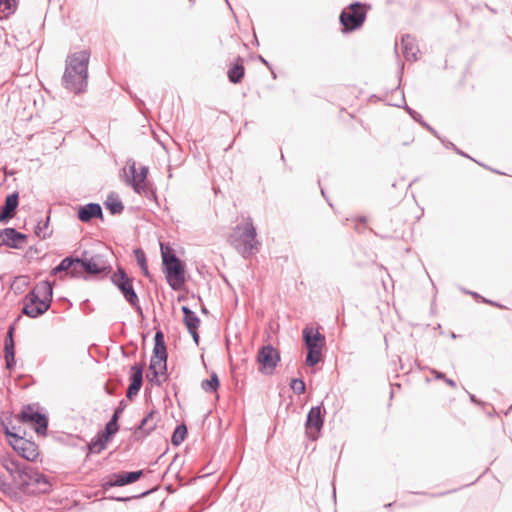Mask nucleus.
Segmentation results:
<instances>
[{
	"mask_svg": "<svg viewBox=\"0 0 512 512\" xmlns=\"http://www.w3.org/2000/svg\"><path fill=\"white\" fill-rule=\"evenodd\" d=\"M290 387L298 395L303 394L306 390L305 382L300 378L292 379Z\"/></svg>",
	"mask_w": 512,
	"mask_h": 512,
	"instance_id": "37",
	"label": "nucleus"
},
{
	"mask_svg": "<svg viewBox=\"0 0 512 512\" xmlns=\"http://www.w3.org/2000/svg\"><path fill=\"white\" fill-rule=\"evenodd\" d=\"M27 240V235L18 232L15 228L8 227L0 229V246H6L12 249H22L21 242Z\"/></svg>",
	"mask_w": 512,
	"mask_h": 512,
	"instance_id": "15",
	"label": "nucleus"
},
{
	"mask_svg": "<svg viewBox=\"0 0 512 512\" xmlns=\"http://www.w3.org/2000/svg\"><path fill=\"white\" fill-rule=\"evenodd\" d=\"M105 207L110 211L112 215L121 214L124 210V205L119 196L111 192L104 202Z\"/></svg>",
	"mask_w": 512,
	"mask_h": 512,
	"instance_id": "28",
	"label": "nucleus"
},
{
	"mask_svg": "<svg viewBox=\"0 0 512 512\" xmlns=\"http://www.w3.org/2000/svg\"><path fill=\"white\" fill-rule=\"evenodd\" d=\"M455 151L460 154V155H463L465 157H468V155H466L465 153H463L461 150H458L456 147H454Z\"/></svg>",
	"mask_w": 512,
	"mask_h": 512,
	"instance_id": "51",
	"label": "nucleus"
},
{
	"mask_svg": "<svg viewBox=\"0 0 512 512\" xmlns=\"http://www.w3.org/2000/svg\"><path fill=\"white\" fill-rule=\"evenodd\" d=\"M120 418V414L116 411H114L111 419L109 420V422L113 423V424H118V420Z\"/></svg>",
	"mask_w": 512,
	"mask_h": 512,
	"instance_id": "44",
	"label": "nucleus"
},
{
	"mask_svg": "<svg viewBox=\"0 0 512 512\" xmlns=\"http://www.w3.org/2000/svg\"><path fill=\"white\" fill-rule=\"evenodd\" d=\"M181 311L183 313V322L188 330H198L200 325V318L192 311L188 306H182Z\"/></svg>",
	"mask_w": 512,
	"mask_h": 512,
	"instance_id": "26",
	"label": "nucleus"
},
{
	"mask_svg": "<svg viewBox=\"0 0 512 512\" xmlns=\"http://www.w3.org/2000/svg\"><path fill=\"white\" fill-rule=\"evenodd\" d=\"M161 253L167 283L175 291L182 289L185 283L184 263L174 253L165 251L163 246H161Z\"/></svg>",
	"mask_w": 512,
	"mask_h": 512,
	"instance_id": "6",
	"label": "nucleus"
},
{
	"mask_svg": "<svg viewBox=\"0 0 512 512\" xmlns=\"http://www.w3.org/2000/svg\"><path fill=\"white\" fill-rule=\"evenodd\" d=\"M90 53L86 50L69 55L62 77V84L68 91L78 94L85 91L88 79Z\"/></svg>",
	"mask_w": 512,
	"mask_h": 512,
	"instance_id": "2",
	"label": "nucleus"
},
{
	"mask_svg": "<svg viewBox=\"0 0 512 512\" xmlns=\"http://www.w3.org/2000/svg\"><path fill=\"white\" fill-rule=\"evenodd\" d=\"M303 341L307 349H323L325 345V336L318 329L305 327L302 331Z\"/></svg>",
	"mask_w": 512,
	"mask_h": 512,
	"instance_id": "18",
	"label": "nucleus"
},
{
	"mask_svg": "<svg viewBox=\"0 0 512 512\" xmlns=\"http://www.w3.org/2000/svg\"><path fill=\"white\" fill-rule=\"evenodd\" d=\"M257 231L251 217L235 226L229 236V242L244 258H248L259 251L261 243L256 239Z\"/></svg>",
	"mask_w": 512,
	"mask_h": 512,
	"instance_id": "3",
	"label": "nucleus"
},
{
	"mask_svg": "<svg viewBox=\"0 0 512 512\" xmlns=\"http://www.w3.org/2000/svg\"><path fill=\"white\" fill-rule=\"evenodd\" d=\"M426 129H427L428 131H430L433 135H435L436 137H438V134H437L436 130H435L433 127H431L430 125H428V127H426Z\"/></svg>",
	"mask_w": 512,
	"mask_h": 512,
	"instance_id": "49",
	"label": "nucleus"
},
{
	"mask_svg": "<svg viewBox=\"0 0 512 512\" xmlns=\"http://www.w3.org/2000/svg\"><path fill=\"white\" fill-rule=\"evenodd\" d=\"M18 487L15 485H12L11 483L7 482L3 476H0V491L10 497L11 499H19V491Z\"/></svg>",
	"mask_w": 512,
	"mask_h": 512,
	"instance_id": "31",
	"label": "nucleus"
},
{
	"mask_svg": "<svg viewBox=\"0 0 512 512\" xmlns=\"http://www.w3.org/2000/svg\"><path fill=\"white\" fill-rule=\"evenodd\" d=\"M162 372L163 370L158 364H155L154 361H150L149 372L146 375L147 380L152 385L161 386L162 383L167 380V371L165 372V375H162Z\"/></svg>",
	"mask_w": 512,
	"mask_h": 512,
	"instance_id": "23",
	"label": "nucleus"
},
{
	"mask_svg": "<svg viewBox=\"0 0 512 512\" xmlns=\"http://www.w3.org/2000/svg\"><path fill=\"white\" fill-rule=\"evenodd\" d=\"M483 302H486V303H489V304H492V305H495V306H499L498 304H496V303H494V302H492L490 300H486L484 298H483Z\"/></svg>",
	"mask_w": 512,
	"mask_h": 512,
	"instance_id": "53",
	"label": "nucleus"
},
{
	"mask_svg": "<svg viewBox=\"0 0 512 512\" xmlns=\"http://www.w3.org/2000/svg\"><path fill=\"white\" fill-rule=\"evenodd\" d=\"M186 435H187L186 425L185 424L177 425L173 432V435L171 438V443L174 446H179L185 440Z\"/></svg>",
	"mask_w": 512,
	"mask_h": 512,
	"instance_id": "33",
	"label": "nucleus"
},
{
	"mask_svg": "<svg viewBox=\"0 0 512 512\" xmlns=\"http://www.w3.org/2000/svg\"><path fill=\"white\" fill-rule=\"evenodd\" d=\"M111 266L107 264L102 255L96 254L88 257V252L83 251L81 257L74 256V278L87 279V276L108 274Z\"/></svg>",
	"mask_w": 512,
	"mask_h": 512,
	"instance_id": "5",
	"label": "nucleus"
},
{
	"mask_svg": "<svg viewBox=\"0 0 512 512\" xmlns=\"http://www.w3.org/2000/svg\"><path fill=\"white\" fill-rule=\"evenodd\" d=\"M444 381H445V383H447L449 386H451V387H453V388H454V387H456V382H455L454 380H452V379H449V378H446V377H445Z\"/></svg>",
	"mask_w": 512,
	"mask_h": 512,
	"instance_id": "48",
	"label": "nucleus"
},
{
	"mask_svg": "<svg viewBox=\"0 0 512 512\" xmlns=\"http://www.w3.org/2000/svg\"><path fill=\"white\" fill-rule=\"evenodd\" d=\"M202 312H203V313H207V309H206L205 307H204V308H202Z\"/></svg>",
	"mask_w": 512,
	"mask_h": 512,
	"instance_id": "57",
	"label": "nucleus"
},
{
	"mask_svg": "<svg viewBox=\"0 0 512 512\" xmlns=\"http://www.w3.org/2000/svg\"><path fill=\"white\" fill-rule=\"evenodd\" d=\"M53 298V287L48 281L39 282L24 297L22 314L37 318L49 310Z\"/></svg>",
	"mask_w": 512,
	"mask_h": 512,
	"instance_id": "4",
	"label": "nucleus"
},
{
	"mask_svg": "<svg viewBox=\"0 0 512 512\" xmlns=\"http://www.w3.org/2000/svg\"><path fill=\"white\" fill-rule=\"evenodd\" d=\"M134 254L137 260V264L139 265L144 276L150 277L145 252L142 249L137 248L134 250Z\"/></svg>",
	"mask_w": 512,
	"mask_h": 512,
	"instance_id": "35",
	"label": "nucleus"
},
{
	"mask_svg": "<svg viewBox=\"0 0 512 512\" xmlns=\"http://www.w3.org/2000/svg\"><path fill=\"white\" fill-rule=\"evenodd\" d=\"M50 217L46 219H39L34 227V234L40 239H47L52 235V230H49Z\"/></svg>",
	"mask_w": 512,
	"mask_h": 512,
	"instance_id": "30",
	"label": "nucleus"
},
{
	"mask_svg": "<svg viewBox=\"0 0 512 512\" xmlns=\"http://www.w3.org/2000/svg\"><path fill=\"white\" fill-rule=\"evenodd\" d=\"M194 340V342L196 344L199 343V334H198V330H192V332H189Z\"/></svg>",
	"mask_w": 512,
	"mask_h": 512,
	"instance_id": "46",
	"label": "nucleus"
},
{
	"mask_svg": "<svg viewBox=\"0 0 512 512\" xmlns=\"http://www.w3.org/2000/svg\"><path fill=\"white\" fill-rule=\"evenodd\" d=\"M143 476V470L117 472L103 479L101 487L107 491L112 487H122L138 481Z\"/></svg>",
	"mask_w": 512,
	"mask_h": 512,
	"instance_id": "11",
	"label": "nucleus"
},
{
	"mask_svg": "<svg viewBox=\"0 0 512 512\" xmlns=\"http://www.w3.org/2000/svg\"><path fill=\"white\" fill-rule=\"evenodd\" d=\"M65 272L71 278H74V256H68L61 260V262L51 270V275H57Z\"/></svg>",
	"mask_w": 512,
	"mask_h": 512,
	"instance_id": "27",
	"label": "nucleus"
},
{
	"mask_svg": "<svg viewBox=\"0 0 512 512\" xmlns=\"http://www.w3.org/2000/svg\"><path fill=\"white\" fill-rule=\"evenodd\" d=\"M151 491L150 490H147V491H144L138 495H133V496H128V497H108V499H111V500H114V501H118V502H128L132 499H138V498H142V497H145L147 496Z\"/></svg>",
	"mask_w": 512,
	"mask_h": 512,
	"instance_id": "39",
	"label": "nucleus"
},
{
	"mask_svg": "<svg viewBox=\"0 0 512 512\" xmlns=\"http://www.w3.org/2000/svg\"><path fill=\"white\" fill-rule=\"evenodd\" d=\"M259 59L262 63H264L265 65H268V62L262 56H259Z\"/></svg>",
	"mask_w": 512,
	"mask_h": 512,
	"instance_id": "54",
	"label": "nucleus"
},
{
	"mask_svg": "<svg viewBox=\"0 0 512 512\" xmlns=\"http://www.w3.org/2000/svg\"><path fill=\"white\" fill-rule=\"evenodd\" d=\"M430 372L435 376L436 379L438 380H444L445 379V374L442 373V372H439L437 371L436 369H431Z\"/></svg>",
	"mask_w": 512,
	"mask_h": 512,
	"instance_id": "42",
	"label": "nucleus"
},
{
	"mask_svg": "<svg viewBox=\"0 0 512 512\" xmlns=\"http://www.w3.org/2000/svg\"><path fill=\"white\" fill-rule=\"evenodd\" d=\"M237 61L238 62L236 64L229 68L227 73L229 81L233 84L240 83L245 74V68L243 64L239 63L242 61V59L238 57Z\"/></svg>",
	"mask_w": 512,
	"mask_h": 512,
	"instance_id": "29",
	"label": "nucleus"
},
{
	"mask_svg": "<svg viewBox=\"0 0 512 512\" xmlns=\"http://www.w3.org/2000/svg\"><path fill=\"white\" fill-rule=\"evenodd\" d=\"M119 430L118 424H113L111 422H107L104 430H101L104 434H106L110 439L114 436Z\"/></svg>",
	"mask_w": 512,
	"mask_h": 512,
	"instance_id": "40",
	"label": "nucleus"
},
{
	"mask_svg": "<svg viewBox=\"0 0 512 512\" xmlns=\"http://www.w3.org/2000/svg\"><path fill=\"white\" fill-rule=\"evenodd\" d=\"M120 418V414L116 411H114L111 419L109 420V422L113 423V424H118V420Z\"/></svg>",
	"mask_w": 512,
	"mask_h": 512,
	"instance_id": "45",
	"label": "nucleus"
},
{
	"mask_svg": "<svg viewBox=\"0 0 512 512\" xmlns=\"http://www.w3.org/2000/svg\"><path fill=\"white\" fill-rule=\"evenodd\" d=\"M2 426H3V430H4L5 435L9 438V441L10 440H15L16 438H18L20 436V434L16 431V427L15 426L10 428L8 426V424H6L5 422H2Z\"/></svg>",
	"mask_w": 512,
	"mask_h": 512,
	"instance_id": "38",
	"label": "nucleus"
},
{
	"mask_svg": "<svg viewBox=\"0 0 512 512\" xmlns=\"http://www.w3.org/2000/svg\"><path fill=\"white\" fill-rule=\"evenodd\" d=\"M405 110L409 113V115L415 120L416 122H420L421 120V114L417 111L413 110L409 106L405 105Z\"/></svg>",
	"mask_w": 512,
	"mask_h": 512,
	"instance_id": "41",
	"label": "nucleus"
},
{
	"mask_svg": "<svg viewBox=\"0 0 512 512\" xmlns=\"http://www.w3.org/2000/svg\"><path fill=\"white\" fill-rule=\"evenodd\" d=\"M111 282L118 288L130 305H135L136 302H139L138 295L133 287V278L129 277L122 267H118L117 271L112 274Z\"/></svg>",
	"mask_w": 512,
	"mask_h": 512,
	"instance_id": "9",
	"label": "nucleus"
},
{
	"mask_svg": "<svg viewBox=\"0 0 512 512\" xmlns=\"http://www.w3.org/2000/svg\"><path fill=\"white\" fill-rule=\"evenodd\" d=\"M125 408H126V402L124 400H121L119 402L118 407L114 411L118 412L121 415V413L124 411Z\"/></svg>",
	"mask_w": 512,
	"mask_h": 512,
	"instance_id": "43",
	"label": "nucleus"
},
{
	"mask_svg": "<svg viewBox=\"0 0 512 512\" xmlns=\"http://www.w3.org/2000/svg\"><path fill=\"white\" fill-rule=\"evenodd\" d=\"M321 193H322L323 196H325L324 189H321Z\"/></svg>",
	"mask_w": 512,
	"mask_h": 512,
	"instance_id": "58",
	"label": "nucleus"
},
{
	"mask_svg": "<svg viewBox=\"0 0 512 512\" xmlns=\"http://www.w3.org/2000/svg\"><path fill=\"white\" fill-rule=\"evenodd\" d=\"M16 10V0H0V18H7Z\"/></svg>",
	"mask_w": 512,
	"mask_h": 512,
	"instance_id": "32",
	"label": "nucleus"
},
{
	"mask_svg": "<svg viewBox=\"0 0 512 512\" xmlns=\"http://www.w3.org/2000/svg\"><path fill=\"white\" fill-rule=\"evenodd\" d=\"M419 123H420L423 127H425V128H426V127H428V125H429V124H427V123H426L422 118H421V120H420V122H419Z\"/></svg>",
	"mask_w": 512,
	"mask_h": 512,
	"instance_id": "52",
	"label": "nucleus"
},
{
	"mask_svg": "<svg viewBox=\"0 0 512 512\" xmlns=\"http://www.w3.org/2000/svg\"><path fill=\"white\" fill-rule=\"evenodd\" d=\"M469 398H470V401H471V402H473V403H478V401H477V399H476L475 395L470 394Z\"/></svg>",
	"mask_w": 512,
	"mask_h": 512,
	"instance_id": "50",
	"label": "nucleus"
},
{
	"mask_svg": "<svg viewBox=\"0 0 512 512\" xmlns=\"http://www.w3.org/2000/svg\"><path fill=\"white\" fill-rule=\"evenodd\" d=\"M77 217L84 223H89L94 218L103 220V210L99 203L91 202L78 208Z\"/></svg>",
	"mask_w": 512,
	"mask_h": 512,
	"instance_id": "19",
	"label": "nucleus"
},
{
	"mask_svg": "<svg viewBox=\"0 0 512 512\" xmlns=\"http://www.w3.org/2000/svg\"><path fill=\"white\" fill-rule=\"evenodd\" d=\"M305 363L307 366L313 367L321 361L322 349H307Z\"/></svg>",
	"mask_w": 512,
	"mask_h": 512,
	"instance_id": "36",
	"label": "nucleus"
},
{
	"mask_svg": "<svg viewBox=\"0 0 512 512\" xmlns=\"http://www.w3.org/2000/svg\"><path fill=\"white\" fill-rule=\"evenodd\" d=\"M19 204V193L13 192L5 198L4 205L0 210V222L6 223L9 219L13 218L16 214V209Z\"/></svg>",
	"mask_w": 512,
	"mask_h": 512,
	"instance_id": "20",
	"label": "nucleus"
},
{
	"mask_svg": "<svg viewBox=\"0 0 512 512\" xmlns=\"http://www.w3.org/2000/svg\"><path fill=\"white\" fill-rule=\"evenodd\" d=\"M135 310L136 312L140 315V316H143V310L139 304V302H136L135 305H131Z\"/></svg>",
	"mask_w": 512,
	"mask_h": 512,
	"instance_id": "47",
	"label": "nucleus"
},
{
	"mask_svg": "<svg viewBox=\"0 0 512 512\" xmlns=\"http://www.w3.org/2000/svg\"><path fill=\"white\" fill-rule=\"evenodd\" d=\"M143 369L144 365L141 363H135L131 366L130 384L126 392L128 399H133L139 393L143 385Z\"/></svg>",
	"mask_w": 512,
	"mask_h": 512,
	"instance_id": "17",
	"label": "nucleus"
},
{
	"mask_svg": "<svg viewBox=\"0 0 512 512\" xmlns=\"http://www.w3.org/2000/svg\"><path fill=\"white\" fill-rule=\"evenodd\" d=\"M360 222H363L365 223L366 222V217L365 216H362V217H359L358 219Z\"/></svg>",
	"mask_w": 512,
	"mask_h": 512,
	"instance_id": "55",
	"label": "nucleus"
},
{
	"mask_svg": "<svg viewBox=\"0 0 512 512\" xmlns=\"http://www.w3.org/2000/svg\"><path fill=\"white\" fill-rule=\"evenodd\" d=\"M157 412L152 410L150 411L139 423L135 430V434L138 431H142L144 435H148L151 431H153L157 426L156 420Z\"/></svg>",
	"mask_w": 512,
	"mask_h": 512,
	"instance_id": "24",
	"label": "nucleus"
},
{
	"mask_svg": "<svg viewBox=\"0 0 512 512\" xmlns=\"http://www.w3.org/2000/svg\"><path fill=\"white\" fill-rule=\"evenodd\" d=\"M13 332H14V326H10L7 332L6 340H5V362H6V368L7 369H13L16 362H15V346H14V340H13Z\"/></svg>",
	"mask_w": 512,
	"mask_h": 512,
	"instance_id": "21",
	"label": "nucleus"
},
{
	"mask_svg": "<svg viewBox=\"0 0 512 512\" xmlns=\"http://www.w3.org/2000/svg\"><path fill=\"white\" fill-rule=\"evenodd\" d=\"M257 361L262 366L261 372L270 374L280 361V355L272 345H265L258 351Z\"/></svg>",
	"mask_w": 512,
	"mask_h": 512,
	"instance_id": "12",
	"label": "nucleus"
},
{
	"mask_svg": "<svg viewBox=\"0 0 512 512\" xmlns=\"http://www.w3.org/2000/svg\"><path fill=\"white\" fill-rule=\"evenodd\" d=\"M12 448L24 459L34 461L39 455L38 446L35 442L19 436L15 440H10Z\"/></svg>",
	"mask_w": 512,
	"mask_h": 512,
	"instance_id": "14",
	"label": "nucleus"
},
{
	"mask_svg": "<svg viewBox=\"0 0 512 512\" xmlns=\"http://www.w3.org/2000/svg\"><path fill=\"white\" fill-rule=\"evenodd\" d=\"M3 466L12 477L13 483L18 487L19 493L37 495L46 494L50 491L49 478L31 465L11 459L5 460Z\"/></svg>",
	"mask_w": 512,
	"mask_h": 512,
	"instance_id": "1",
	"label": "nucleus"
},
{
	"mask_svg": "<svg viewBox=\"0 0 512 512\" xmlns=\"http://www.w3.org/2000/svg\"><path fill=\"white\" fill-rule=\"evenodd\" d=\"M325 410L320 406H313L307 413L305 421V430L307 437L315 441L320 437L321 430L324 426Z\"/></svg>",
	"mask_w": 512,
	"mask_h": 512,
	"instance_id": "10",
	"label": "nucleus"
},
{
	"mask_svg": "<svg viewBox=\"0 0 512 512\" xmlns=\"http://www.w3.org/2000/svg\"><path fill=\"white\" fill-rule=\"evenodd\" d=\"M471 295H473L474 297H479V295L477 293H473V292H469Z\"/></svg>",
	"mask_w": 512,
	"mask_h": 512,
	"instance_id": "56",
	"label": "nucleus"
},
{
	"mask_svg": "<svg viewBox=\"0 0 512 512\" xmlns=\"http://www.w3.org/2000/svg\"><path fill=\"white\" fill-rule=\"evenodd\" d=\"M128 170L131 174V178L127 181L132 186L134 191L138 194L145 192V181L148 174V168L146 166H141L138 172L136 169V163L132 161L128 163Z\"/></svg>",
	"mask_w": 512,
	"mask_h": 512,
	"instance_id": "16",
	"label": "nucleus"
},
{
	"mask_svg": "<svg viewBox=\"0 0 512 512\" xmlns=\"http://www.w3.org/2000/svg\"><path fill=\"white\" fill-rule=\"evenodd\" d=\"M367 8H370L368 5ZM367 9L366 5L361 2H353L346 7L339 16V21L342 25V32L348 33L355 31L362 27L366 20Z\"/></svg>",
	"mask_w": 512,
	"mask_h": 512,
	"instance_id": "7",
	"label": "nucleus"
},
{
	"mask_svg": "<svg viewBox=\"0 0 512 512\" xmlns=\"http://www.w3.org/2000/svg\"><path fill=\"white\" fill-rule=\"evenodd\" d=\"M401 48L404 57L407 60L415 61L418 50L415 38L409 34L403 35L401 38Z\"/></svg>",
	"mask_w": 512,
	"mask_h": 512,
	"instance_id": "22",
	"label": "nucleus"
},
{
	"mask_svg": "<svg viewBox=\"0 0 512 512\" xmlns=\"http://www.w3.org/2000/svg\"><path fill=\"white\" fill-rule=\"evenodd\" d=\"M167 347L165 344L164 333L157 330L154 335L153 355L150 361H154L163 370L162 375L167 371Z\"/></svg>",
	"mask_w": 512,
	"mask_h": 512,
	"instance_id": "13",
	"label": "nucleus"
},
{
	"mask_svg": "<svg viewBox=\"0 0 512 512\" xmlns=\"http://www.w3.org/2000/svg\"><path fill=\"white\" fill-rule=\"evenodd\" d=\"M110 438L104 434L101 430L91 439L88 444L90 453L98 454L102 452L106 447Z\"/></svg>",
	"mask_w": 512,
	"mask_h": 512,
	"instance_id": "25",
	"label": "nucleus"
},
{
	"mask_svg": "<svg viewBox=\"0 0 512 512\" xmlns=\"http://www.w3.org/2000/svg\"><path fill=\"white\" fill-rule=\"evenodd\" d=\"M220 385L218 375L213 372L210 376V379L203 380L201 383V388L205 392H215L217 391Z\"/></svg>",
	"mask_w": 512,
	"mask_h": 512,
	"instance_id": "34",
	"label": "nucleus"
},
{
	"mask_svg": "<svg viewBox=\"0 0 512 512\" xmlns=\"http://www.w3.org/2000/svg\"><path fill=\"white\" fill-rule=\"evenodd\" d=\"M21 423L29 425L34 429L37 435L45 436L48 429V417L46 414L39 412L31 404L23 406L18 415Z\"/></svg>",
	"mask_w": 512,
	"mask_h": 512,
	"instance_id": "8",
	"label": "nucleus"
}]
</instances>
